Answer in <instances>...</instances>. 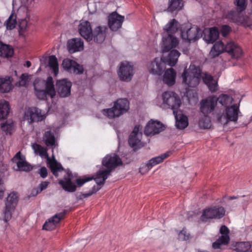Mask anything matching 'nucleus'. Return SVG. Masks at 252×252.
<instances>
[{
	"mask_svg": "<svg viewBox=\"0 0 252 252\" xmlns=\"http://www.w3.org/2000/svg\"><path fill=\"white\" fill-rule=\"evenodd\" d=\"M180 55V53L176 49L171 50L167 58L168 64L171 66H174L177 63L178 59Z\"/></svg>",
	"mask_w": 252,
	"mask_h": 252,
	"instance_id": "39",
	"label": "nucleus"
},
{
	"mask_svg": "<svg viewBox=\"0 0 252 252\" xmlns=\"http://www.w3.org/2000/svg\"><path fill=\"white\" fill-rule=\"evenodd\" d=\"M217 102L219 101L222 105L226 107H229L230 105L232 103L233 98L232 96L225 94H222L218 97H216Z\"/></svg>",
	"mask_w": 252,
	"mask_h": 252,
	"instance_id": "41",
	"label": "nucleus"
},
{
	"mask_svg": "<svg viewBox=\"0 0 252 252\" xmlns=\"http://www.w3.org/2000/svg\"><path fill=\"white\" fill-rule=\"evenodd\" d=\"M204 115V117L201 118L198 122L199 126L202 129H208L211 126V121L210 118Z\"/></svg>",
	"mask_w": 252,
	"mask_h": 252,
	"instance_id": "45",
	"label": "nucleus"
},
{
	"mask_svg": "<svg viewBox=\"0 0 252 252\" xmlns=\"http://www.w3.org/2000/svg\"><path fill=\"white\" fill-rule=\"evenodd\" d=\"M78 31L80 35L87 41H91V35L92 33L93 29L90 22L81 20L78 26Z\"/></svg>",
	"mask_w": 252,
	"mask_h": 252,
	"instance_id": "20",
	"label": "nucleus"
},
{
	"mask_svg": "<svg viewBox=\"0 0 252 252\" xmlns=\"http://www.w3.org/2000/svg\"><path fill=\"white\" fill-rule=\"evenodd\" d=\"M39 193H40V192L38 189V188H34L32 190L30 195L32 196H35Z\"/></svg>",
	"mask_w": 252,
	"mask_h": 252,
	"instance_id": "64",
	"label": "nucleus"
},
{
	"mask_svg": "<svg viewBox=\"0 0 252 252\" xmlns=\"http://www.w3.org/2000/svg\"><path fill=\"white\" fill-rule=\"evenodd\" d=\"M39 174L41 177L46 178L48 175L47 169L45 167H42L39 169Z\"/></svg>",
	"mask_w": 252,
	"mask_h": 252,
	"instance_id": "60",
	"label": "nucleus"
},
{
	"mask_svg": "<svg viewBox=\"0 0 252 252\" xmlns=\"http://www.w3.org/2000/svg\"><path fill=\"white\" fill-rule=\"evenodd\" d=\"M12 78L7 76L5 78H0V92L8 93L12 89Z\"/></svg>",
	"mask_w": 252,
	"mask_h": 252,
	"instance_id": "33",
	"label": "nucleus"
},
{
	"mask_svg": "<svg viewBox=\"0 0 252 252\" xmlns=\"http://www.w3.org/2000/svg\"><path fill=\"white\" fill-rule=\"evenodd\" d=\"M75 61L69 59H65L63 60L62 66L64 70L71 73V71Z\"/></svg>",
	"mask_w": 252,
	"mask_h": 252,
	"instance_id": "48",
	"label": "nucleus"
},
{
	"mask_svg": "<svg viewBox=\"0 0 252 252\" xmlns=\"http://www.w3.org/2000/svg\"><path fill=\"white\" fill-rule=\"evenodd\" d=\"M183 6L182 0H169L167 11L173 12L174 11H179Z\"/></svg>",
	"mask_w": 252,
	"mask_h": 252,
	"instance_id": "40",
	"label": "nucleus"
},
{
	"mask_svg": "<svg viewBox=\"0 0 252 252\" xmlns=\"http://www.w3.org/2000/svg\"><path fill=\"white\" fill-rule=\"evenodd\" d=\"M11 160L16 162L17 167L20 171L28 172L32 169V166L27 162L25 157L21 155L20 151L16 154Z\"/></svg>",
	"mask_w": 252,
	"mask_h": 252,
	"instance_id": "22",
	"label": "nucleus"
},
{
	"mask_svg": "<svg viewBox=\"0 0 252 252\" xmlns=\"http://www.w3.org/2000/svg\"><path fill=\"white\" fill-rule=\"evenodd\" d=\"M18 198L16 192L13 191L11 192L6 198L5 205L16 208L18 201Z\"/></svg>",
	"mask_w": 252,
	"mask_h": 252,
	"instance_id": "42",
	"label": "nucleus"
},
{
	"mask_svg": "<svg viewBox=\"0 0 252 252\" xmlns=\"http://www.w3.org/2000/svg\"><path fill=\"white\" fill-rule=\"evenodd\" d=\"M48 65L53 69L55 74L57 75L59 71V64L57 59L55 55H52L49 57Z\"/></svg>",
	"mask_w": 252,
	"mask_h": 252,
	"instance_id": "44",
	"label": "nucleus"
},
{
	"mask_svg": "<svg viewBox=\"0 0 252 252\" xmlns=\"http://www.w3.org/2000/svg\"><path fill=\"white\" fill-rule=\"evenodd\" d=\"M165 128L164 125L160 122L151 120L145 126L144 132L147 136L154 135L163 131Z\"/></svg>",
	"mask_w": 252,
	"mask_h": 252,
	"instance_id": "15",
	"label": "nucleus"
},
{
	"mask_svg": "<svg viewBox=\"0 0 252 252\" xmlns=\"http://www.w3.org/2000/svg\"><path fill=\"white\" fill-rule=\"evenodd\" d=\"M225 213L224 208L220 206H215L203 210L200 220L202 221L206 222L209 219H220L222 218Z\"/></svg>",
	"mask_w": 252,
	"mask_h": 252,
	"instance_id": "6",
	"label": "nucleus"
},
{
	"mask_svg": "<svg viewBox=\"0 0 252 252\" xmlns=\"http://www.w3.org/2000/svg\"><path fill=\"white\" fill-rule=\"evenodd\" d=\"M201 70L199 67H195L193 71L189 72L185 68L182 74L183 83L189 87L194 88L199 83L201 78Z\"/></svg>",
	"mask_w": 252,
	"mask_h": 252,
	"instance_id": "4",
	"label": "nucleus"
},
{
	"mask_svg": "<svg viewBox=\"0 0 252 252\" xmlns=\"http://www.w3.org/2000/svg\"><path fill=\"white\" fill-rule=\"evenodd\" d=\"M84 72V67L83 65L78 64L77 62H75L73 65L71 73H73L76 74H81Z\"/></svg>",
	"mask_w": 252,
	"mask_h": 252,
	"instance_id": "55",
	"label": "nucleus"
},
{
	"mask_svg": "<svg viewBox=\"0 0 252 252\" xmlns=\"http://www.w3.org/2000/svg\"><path fill=\"white\" fill-rule=\"evenodd\" d=\"M238 104H234L231 106L227 107L225 108V114L227 115V118L230 122H236L238 120L240 102Z\"/></svg>",
	"mask_w": 252,
	"mask_h": 252,
	"instance_id": "27",
	"label": "nucleus"
},
{
	"mask_svg": "<svg viewBox=\"0 0 252 252\" xmlns=\"http://www.w3.org/2000/svg\"><path fill=\"white\" fill-rule=\"evenodd\" d=\"M247 0H234V3L237 7L235 9L241 12L244 11L247 7Z\"/></svg>",
	"mask_w": 252,
	"mask_h": 252,
	"instance_id": "51",
	"label": "nucleus"
},
{
	"mask_svg": "<svg viewBox=\"0 0 252 252\" xmlns=\"http://www.w3.org/2000/svg\"><path fill=\"white\" fill-rule=\"evenodd\" d=\"M231 249L237 252H252V243L249 242H234Z\"/></svg>",
	"mask_w": 252,
	"mask_h": 252,
	"instance_id": "29",
	"label": "nucleus"
},
{
	"mask_svg": "<svg viewBox=\"0 0 252 252\" xmlns=\"http://www.w3.org/2000/svg\"><path fill=\"white\" fill-rule=\"evenodd\" d=\"M163 104L167 106V108H171L173 113L178 109L181 104V101L179 95L172 91H166L162 94Z\"/></svg>",
	"mask_w": 252,
	"mask_h": 252,
	"instance_id": "5",
	"label": "nucleus"
},
{
	"mask_svg": "<svg viewBox=\"0 0 252 252\" xmlns=\"http://www.w3.org/2000/svg\"><path fill=\"white\" fill-rule=\"evenodd\" d=\"M43 141L47 146H55L56 139L54 133L51 130L45 131L43 135Z\"/></svg>",
	"mask_w": 252,
	"mask_h": 252,
	"instance_id": "37",
	"label": "nucleus"
},
{
	"mask_svg": "<svg viewBox=\"0 0 252 252\" xmlns=\"http://www.w3.org/2000/svg\"><path fill=\"white\" fill-rule=\"evenodd\" d=\"M72 83L67 79L58 80L56 83V92L61 97L69 96L71 94Z\"/></svg>",
	"mask_w": 252,
	"mask_h": 252,
	"instance_id": "13",
	"label": "nucleus"
},
{
	"mask_svg": "<svg viewBox=\"0 0 252 252\" xmlns=\"http://www.w3.org/2000/svg\"><path fill=\"white\" fill-rule=\"evenodd\" d=\"M49 165L52 173L56 177L58 176V172L64 170L61 163L58 162L55 159L50 161L49 162Z\"/></svg>",
	"mask_w": 252,
	"mask_h": 252,
	"instance_id": "38",
	"label": "nucleus"
},
{
	"mask_svg": "<svg viewBox=\"0 0 252 252\" xmlns=\"http://www.w3.org/2000/svg\"><path fill=\"white\" fill-rule=\"evenodd\" d=\"M225 52L233 59H238L243 54L242 48L233 41L227 42L225 45Z\"/></svg>",
	"mask_w": 252,
	"mask_h": 252,
	"instance_id": "24",
	"label": "nucleus"
},
{
	"mask_svg": "<svg viewBox=\"0 0 252 252\" xmlns=\"http://www.w3.org/2000/svg\"><path fill=\"white\" fill-rule=\"evenodd\" d=\"M117 73L121 81L129 82L134 74V66L128 62H122L119 64Z\"/></svg>",
	"mask_w": 252,
	"mask_h": 252,
	"instance_id": "7",
	"label": "nucleus"
},
{
	"mask_svg": "<svg viewBox=\"0 0 252 252\" xmlns=\"http://www.w3.org/2000/svg\"><path fill=\"white\" fill-rule=\"evenodd\" d=\"M242 12L234 9L227 12H224L222 17L230 22L237 24L238 25H245L248 17L244 15Z\"/></svg>",
	"mask_w": 252,
	"mask_h": 252,
	"instance_id": "11",
	"label": "nucleus"
},
{
	"mask_svg": "<svg viewBox=\"0 0 252 252\" xmlns=\"http://www.w3.org/2000/svg\"><path fill=\"white\" fill-rule=\"evenodd\" d=\"M227 115L226 114H224V112L222 113H218L216 115V119L217 122L223 125H226L228 122H230L227 118Z\"/></svg>",
	"mask_w": 252,
	"mask_h": 252,
	"instance_id": "52",
	"label": "nucleus"
},
{
	"mask_svg": "<svg viewBox=\"0 0 252 252\" xmlns=\"http://www.w3.org/2000/svg\"><path fill=\"white\" fill-rule=\"evenodd\" d=\"M107 29V27L106 26L96 27L93 30L92 33L91 34V41L94 40L95 43H102L105 39Z\"/></svg>",
	"mask_w": 252,
	"mask_h": 252,
	"instance_id": "21",
	"label": "nucleus"
},
{
	"mask_svg": "<svg viewBox=\"0 0 252 252\" xmlns=\"http://www.w3.org/2000/svg\"><path fill=\"white\" fill-rule=\"evenodd\" d=\"M123 164L122 159L117 155H106L102 160L104 170H99L95 174V181L97 186H103L111 172L117 166Z\"/></svg>",
	"mask_w": 252,
	"mask_h": 252,
	"instance_id": "1",
	"label": "nucleus"
},
{
	"mask_svg": "<svg viewBox=\"0 0 252 252\" xmlns=\"http://www.w3.org/2000/svg\"><path fill=\"white\" fill-rule=\"evenodd\" d=\"M178 22L175 19L171 20L164 27L163 30L166 32V35H173L178 30Z\"/></svg>",
	"mask_w": 252,
	"mask_h": 252,
	"instance_id": "35",
	"label": "nucleus"
},
{
	"mask_svg": "<svg viewBox=\"0 0 252 252\" xmlns=\"http://www.w3.org/2000/svg\"><path fill=\"white\" fill-rule=\"evenodd\" d=\"M152 167V165H151L148 161L147 164H143L139 168V172L142 174H145L147 173Z\"/></svg>",
	"mask_w": 252,
	"mask_h": 252,
	"instance_id": "57",
	"label": "nucleus"
},
{
	"mask_svg": "<svg viewBox=\"0 0 252 252\" xmlns=\"http://www.w3.org/2000/svg\"><path fill=\"white\" fill-rule=\"evenodd\" d=\"M173 114L176 119V126L178 129H184L189 125L188 117L180 110L175 111Z\"/></svg>",
	"mask_w": 252,
	"mask_h": 252,
	"instance_id": "26",
	"label": "nucleus"
},
{
	"mask_svg": "<svg viewBox=\"0 0 252 252\" xmlns=\"http://www.w3.org/2000/svg\"><path fill=\"white\" fill-rule=\"evenodd\" d=\"M68 52L72 54L83 50L84 43L80 38H75L69 40L67 43Z\"/></svg>",
	"mask_w": 252,
	"mask_h": 252,
	"instance_id": "25",
	"label": "nucleus"
},
{
	"mask_svg": "<svg viewBox=\"0 0 252 252\" xmlns=\"http://www.w3.org/2000/svg\"><path fill=\"white\" fill-rule=\"evenodd\" d=\"M50 182L48 181H43L38 186L37 188L39 191L41 192L42 190L45 189L48 185H49Z\"/></svg>",
	"mask_w": 252,
	"mask_h": 252,
	"instance_id": "59",
	"label": "nucleus"
},
{
	"mask_svg": "<svg viewBox=\"0 0 252 252\" xmlns=\"http://www.w3.org/2000/svg\"><path fill=\"white\" fill-rule=\"evenodd\" d=\"M91 196V193H90L89 192L87 193H83L81 192L76 195V199L78 200H82L83 199H84L85 198L89 197Z\"/></svg>",
	"mask_w": 252,
	"mask_h": 252,
	"instance_id": "61",
	"label": "nucleus"
},
{
	"mask_svg": "<svg viewBox=\"0 0 252 252\" xmlns=\"http://www.w3.org/2000/svg\"><path fill=\"white\" fill-rule=\"evenodd\" d=\"M169 156V154L168 153L163 154L160 156H158L154 158H152L148 161L150 164L152 165V167L162 162V161L167 158Z\"/></svg>",
	"mask_w": 252,
	"mask_h": 252,
	"instance_id": "47",
	"label": "nucleus"
},
{
	"mask_svg": "<svg viewBox=\"0 0 252 252\" xmlns=\"http://www.w3.org/2000/svg\"><path fill=\"white\" fill-rule=\"evenodd\" d=\"M219 36V32L217 27H213L210 29L208 34H204L203 38L208 43H213L217 40Z\"/></svg>",
	"mask_w": 252,
	"mask_h": 252,
	"instance_id": "34",
	"label": "nucleus"
},
{
	"mask_svg": "<svg viewBox=\"0 0 252 252\" xmlns=\"http://www.w3.org/2000/svg\"><path fill=\"white\" fill-rule=\"evenodd\" d=\"M164 72L163 82L169 86L173 85L175 83L176 76L175 70L172 68H170L166 70L165 69Z\"/></svg>",
	"mask_w": 252,
	"mask_h": 252,
	"instance_id": "30",
	"label": "nucleus"
},
{
	"mask_svg": "<svg viewBox=\"0 0 252 252\" xmlns=\"http://www.w3.org/2000/svg\"><path fill=\"white\" fill-rule=\"evenodd\" d=\"M101 187H98V186H94L92 189L89 191V193H91V195L93 194L96 193L97 191H98L100 189Z\"/></svg>",
	"mask_w": 252,
	"mask_h": 252,
	"instance_id": "63",
	"label": "nucleus"
},
{
	"mask_svg": "<svg viewBox=\"0 0 252 252\" xmlns=\"http://www.w3.org/2000/svg\"><path fill=\"white\" fill-rule=\"evenodd\" d=\"M179 239L181 240H187L189 238V234L187 233L186 230L185 229L182 230L178 235Z\"/></svg>",
	"mask_w": 252,
	"mask_h": 252,
	"instance_id": "58",
	"label": "nucleus"
},
{
	"mask_svg": "<svg viewBox=\"0 0 252 252\" xmlns=\"http://www.w3.org/2000/svg\"><path fill=\"white\" fill-rule=\"evenodd\" d=\"M71 171L68 170L67 172V176L64 177L63 179L59 181V184L62 188L66 191L74 192L76 190L77 187H82L85 183L92 180L95 181V175L92 177L83 176L79 177L75 180L76 185L74 184L71 180L72 178Z\"/></svg>",
	"mask_w": 252,
	"mask_h": 252,
	"instance_id": "3",
	"label": "nucleus"
},
{
	"mask_svg": "<svg viewBox=\"0 0 252 252\" xmlns=\"http://www.w3.org/2000/svg\"><path fill=\"white\" fill-rule=\"evenodd\" d=\"M4 188L3 187V183L0 177V199H1L4 195Z\"/></svg>",
	"mask_w": 252,
	"mask_h": 252,
	"instance_id": "62",
	"label": "nucleus"
},
{
	"mask_svg": "<svg viewBox=\"0 0 252 252\" xmlns=\"http://www.w3.org/2000/svg\"><path fill=\"white\" fill-rule=\"evenodd\" d=\"M36 97L40 100H47V96L51 98L55 97L56 91L52 77L49 76L46 80V87L45 89L34 91Z\"/></svg>",
	"mask_w": 252,
	"mask_h": 252,
	"instance_id": "9",
	"label": "nucleus"
},
{
	"mask_svg": "<svg viewBox=\"0 0 252 252\" xmlns=\"http://www.w3.org/2000/svg\"><path fill=\"white\" fill-rule=\"evenodd\" d=\"M33 87L34 91L44 89L46 87V81L37 78L34 81Z\"/></svg>",
	"mask_w": 252,
	"mask_h": 252,
	"instance_id": "49",
	"label": "nucleus"
},
{
	"mask_svg": "<svg viewBox=\"0 0 252 252\" xmlns=\"http://www.w3.org/2000/svg\"><path fill=\"white\" fill-rule=\"evenodd\" d=\"M129 109V102L126 98H119L114 102L112 108L103 109L101 110L102 114L109 119L118 118L126 113Z\"/></svg>",
	"mask_w": 252,
	"mask_h": 252,
	"instance_id": "2",
	"label": "nucleus"
},
{
	"mask_svg": "<svg viewBox=\"0 0 252 252\" xmlns=\"http://www.w3.org/2000/svg\"><path fill=\"white\" fill-rule=\"evenodd\" d=\"M1 128L6 134L11 135L12 133L13 125L12 123H7L5 122L1 124Z\"/></svg>",
	"mask_w": 252,
	"mask_h": 252,
	"instance_id": "50",
	"label": "nucleus"
},
{
	"mask_svg": "<svg viewBox=\"0 0 252 252\" xmlns=\"http://www.w3.org/2000/svg\"><path fill=\"white\" fill-rule=\"evenodd\" d=\"M203 82L207 86L211 92H215L218 90V82L211 74L205 72L201 75Z\"/></svg>",
	"mask_w": 252,
	"mask_h": 252,
	"instance_id": "28",
	"label": "nucleus"
},
{
	"mask_svg": "<svg viewBox=\"0 0 252 252\" xmlns=\"http://www.w3.org/2000/svg\"><path fill=\"white\" fill-rule=\"evenodd\" d=\"M231 31V28L228 25H222L220 29V33L222 36L226 37Z\"/></svg>",
	"mask_w": 252,
	"mask_h": 252,
	"instance_id": "56",
	"label": "nucleus"
},
{
	"mask_svg": "<svg viewBox=\"0 0 252 252\" xmlns=\"http://www.w3.org/2000/svg\"><path fill=\"white\" fill-rule=\"evenodd\" d=\"M16 24V19H13V16L11 14L6 21V28L9 30H12L15 27Z\"/></svg>",
	"mask_w": 252,
	"mask_h": 252,
	"instance_id": "54",
	"label": "nucleus"
},
{
	"mask_svg": "<svg viewBox=\"0 0 252 252\" xmlns=\"http://www.w3.org/2000/svg\"><path fill=\"white\" fill-rule=\"evenodd\" d=\"M147 68L150 73L159 76L165 71L166 63L161 58H156L147 64Z\"/></svg>",
	"mask_w": 252,
	"mask_h": 252,
	"instance_id": "12",
	"label": "nucleus"
},
{
	"mask_svg": "<svg viewBox=\"0 0 252 252\" xmlns=\"http://www.w3.org/2000/svg\"><path fill=\"white\" fill-rule=\"evenodd\" d=\"M125 17L119 14L117 12H113L108 16V25L113 32H116L122 27Z\"/></svg>",
	"mask_w": 252,
	"mask_h": 252,
	"instance_id": "16",
	"label": "nucleus"
},
{
	"mask_svg": "<svg viewBox=\"0 0 252 252\" xmlns=\"http://www.w3.org/2000/svg\"><path fill=\"white\" fill-rule=\"evenodd\" d=\"M179 44L178 38L173 35H163L161 51L166 53L176 47Z\"/></svg>",
	"mask_w": 252,
	"mask_h": 252,
	"instance_id": "19",
	"label": "nucleus"
},
{
	"mask_svg": "<svg viewBox=\"0 0 252 252\" xmlns=\"http://www.w3.org/2000/svg\"><path fill=\"white\" fill-rule=\"evenodd\" d=\"M223 52H225V45L222 41H219L213 45L209 55L212 58H215Z\"/></svg>",
	"mask_w": 252,
	"mask_h": 252,
	"instance_id": "31",
	"label": "nucleus"
},
{
	"mask_svg": "<svg viewBox=\"0 0 252 252\" xmlns=\"http://www.w3.org/2000/svg\"><path fill=\"white\" fill-rule=\"evenodd\" d=\"M220 232L221 236L212 244V247L215 249L220 248V246L221 245H225L228 244L230 240L228 235L229 230L227 226L224 225L221 226L220 229Z\"/></svg>",
	"mask_w": 252,
	"mask_h": 252,
	"instance_id": "23",
	"label": "nucleus"
},
{
	"mask_svg": "<svg viewBox=\"0 0 252 252\" xmlns=\"http://www.w3.org/2000/svg\"><path fill=\"white\" fill-rule=\"evenodd\" d=\"M140 128V125H136L128 137V143L134 152L144 146V144L141 142L142 133L139 131Z\"/></svg>",
	"mask_w": 252,
	"mask_h": 252,
	"instance_id": "8",
	"label": "nucleus"
},
{
	"mask_svg": "<svg viewBox=\"0 0 252 252\" xmlns=\"http://www.w3.org/2000/svg\"><path fill=\"white\" fill-rule=\"evenodd\" d=\"M181 36L183 40L190 43L201 37L202 36V31L198 27L194 26L186 30H182Z\"/></svg>",
	"mask_w": 252,
	"mask_h": 252,
	"instance_id": "10",
	"label": "nucleus"
},
{
	"mask_svg": "<svg viewBox=\"0 0 252 252\" xmlns=\"http://www.w3.org/2000/svg\"><path fill=\"white\" fill-rule=\"evenodd\" d=\"M15 209V207L5 205V207L2 211L3 220L5 222H7L11 220Z\"/></svg>",
	"mask_w": 252,
	"mask_h": 252,
	"instance_id": "43",
	"label": "nucleus"
},
{
	"mask_svg": "<svg viewBox=\"0 0 252 252\" xmlns=\"http://www.w3.org/2000/svg\"><path fill=\"white\" fill-rule=\"evenodd\" d=\"M45 117L40 109L37 108H30L25 113L24 120L28 121L29 123L32 124L42 121Z\"/></svg>",
	"mask_w": 252,
	"mask_h": 252,
	"instance_id": "14",
	"label": "nucleus"
},
{
	"mask_svg": "<svg viewBox=\"0 0 252 252\" xmlns=\"http://www.w3.org/2000/svg\"><path fill=\"white\" fill-rule=\"evenodd\" d=\"M13 54L14 49L13 47L0 41V57L8 59L12 57Z\"/></svg>",
	"mask_w": 252,
	"mask_h": 252,
	"instance_id": "32",
	"label": "nucleus"
},
{
	"mask_svg": "<svg viewBox=\"0 0 252 252\" xmlns=\"http://www.w3.org/2000/svg\"><path fill=\"white\" fill-rule=\"evenodd\" d=\"M29 75L27 73H23L18 82L19 86L22 87H26L29 82Z\"/></svg>",
	"mask_w": 252,
	"mask_h": 252,
	"instance_id": "53",
	"label": "nucleus"
},
{
	"mask_svg": "<svg viewBox=\"0 0 252 252\" xmlns=\"http://www.w3.org/2000/svg\"><path fill=\"white\" fill-rule=\"evenodd\" d=\"M68 212V210H64L63 212L55 214L47 221H46L42 226V229L49 231L55 229L57 224L60 222L61 220L64 218L65 215Z\"/></svg>",
	"mask_w": 252,
	"mask_h": 252,
	"instance_id": "18",
	"label": "nucleus"
},
{
	"mask_svg": "<svg viewBox=\"0 0 252 252\" xmlns=\"http://www.w3.org/2000/svg\"><path fill=\"white\" fill-rule=\"evenodd\" d=\"M32 148L34 150L35 153H38L41 156H46L47 157L48 160H50V158L48 157L47 152V150L42 147L40 145L34 143L32 145Z\"/></svg>",
	"mask_w": 252,
	"mask_h": 252,
	"instance_id": "46",
	"label": "nucleus"
},
{
	"mask_svg": "<svg viewBox=\"0 0 252 252\" xmlns=\"http://www.w3.org/2000/svg\"><path fill=\"white\" fill-rule=\"evenodd\" d=\"M10 106L8 101L0 100V120L6 119L9 114Z\"/></svg>",
	"mask_w": 252,
	"mask_h": 252,
	"instance_id": "36",
	"label": "nucleus"
},
{
	"mask_svg": "<svg viewBox=\"0 0 252 252\" xmlns=\"http://www.w3.org/2000/svg\"><path fill=\"white\" fill-rule=\"evenodd\" d=\"M216 105L217 99L215 96L203 99L200 102V112L204 115H207L214 110Z\"/></svg>",
	"mask_w": 252,
	"mask_h": 252,
	"instance_id": "17",
	"label": "nucleus"
}]
</instances>
